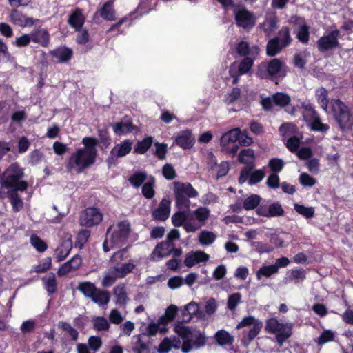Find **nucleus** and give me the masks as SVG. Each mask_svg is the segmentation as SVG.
Here are the masks:
<instances>
[{
  "label": "nucleus",
  "instance_id": "obj_52",
  "mask_svg": "<svg viewBox=\"0 0 353 353\" xmlns=\"http://www.w3.org/2000/svg\"><path fill=\"white\" fill-rule=\"evenodd\" d=\"M174 331L183 339L192 336V332L190 327L183 325L181 323H178L174 327Z\"/></svg>",
  "mask_w": 353,
  "mask_h": 353
},
{
  "label": "nucleus",
  "instance_id": "obj_19",
  "mask_svg": "<svg viewBox=\"0 0 353 353\" xmlns=\"http://www.w3.org/2000/svg\"><path fill=\"white\" fill-rule=\"evenodd\" d=\"M72 248V241L71 239H67L61 241L54 250V257L57 262H61L65 260L70 254Z\"/></svg>",
  "mask_w": 353,
  "mask_h": 353
},
{
  "label": "nucleus",
  "instance_id": "obj_53",
  "mask_svg": "<svg viewBox=\"0 0 353 353\" xmlns=\"http://www.w3.org/2000/svg\"><path fill=\"white\" fill-rule=\"evenodd\" d=\"M310 123L311 130L314 132H325L330 128L327 124H325L321 122L319 116L316 117L314 119L310 122Z\"/></svg>",
  "mask_w": 353,
  "mask_h": 353
},
{
  "label": "nucleus",
  "instance_id": "obj_31",
  "mask_svg": "<svg viewBox=\"0 0 353 353\" xmlns=\"http://www.w3.org/2000/svg\"><path fill=\"white\" fill-rule=\"evenodd\" d=\"M171 245L167 241L159 243L152 252L154 256H157L158 259L165 258L171 254L169 250Z\"/></svg>",
  "mask_w": 353,
  "mask_h": 353
},
{
  "label": "nucleus",
  "instance_id": "obj_12",
  "mask_svg": "<svg viewBox=\"0 0 353 353\" xmlns=\"http://www.w3.org/2000/svg\"><path fill=\"white\" fill-rule=\"evenodd\" d=\"M234 15L238 27L251 29L255 26L256 19L253 13L244 7L235 10Z\"/></svg>",
  "mask_w": 353,
  "mask_h": 353
},
{
  "label": "nucleus",
  "instance_id": "obj_62",
  "mask_svg": "<svg viewBox=\"0 0 353 353\" xmlns=\"http://www.w3.org/2000/svg\"><path fill=\"white\" fill-rule=\"evenodd\" d=\"M97 134L103 147L107 148L110 144V138L108 129H98Z\"/></svg>",
  "mask_w": 353,
  "mask_h": 353
},
{
  "label": "nucleus",
  "instance_id": "obj_50",
  "mask_svg": "<svg viewBox=\"0 0 353 353\" xmlns=\"http://www.w3.org/2000/svg\"><path fill=\"white\" fill-rule=\"evenodd\" d=\"M30 243L39 252H43L48 248L47 243L37 234H32Z\"/></svg>",
  "mask_w": 353,
  "mask_h": 353
},
{
  "label": "nucleus",
  "instance_id": "obj_23",
  "mask_svg": "<svg viewBox=\"0 0 353 353\" xmlns=\"http://www.w3.org/2000/svg\"><path fill=\"white\" fill-rule=\"evenodd\" d=\"M85 21V17L82 10L77 8L69 15L68 23L76 31H79L83 26Z\"/></svg>",
  "mask_w": 353,
  "mask_h": 353
},
{
  "label": "nucleus",
  "instance_id": "obj_16",
  "mask_svg": "<svg viewBox=\"0 0 353 353\" xmlns=\"http://www.w3.org/2000/svg\"><path fill=\"white\" fill-rule=\"evenodd\" d=\"M99 15L102 19L105 21H114L116 19V11L114 8V1L108 0L105 2L103 6L97 10L93 16V19H96Z\"/></svg>",
  "mask_w": 353,
  "mask_h": 353
},
{
  "label": "nucleus",
  "instance_id": "obj_48",
  "mask_svg": "<svg viewBox=\"0 0 353 353\" xmlns=\"http://www.w3.org/2000/svg\"><path fill=\"white\" fill-rule=\"evenodd\" d=\"M134 268L135 265L132 263H123L120 267H114V272H116L118 278H124L132 272Z\"/></svg>",
  "mask_w": 353,
  "mask_h": 353
},
{
  "label": "nucleus",
  "instance_id": "obj_20",
  "mask_svg": "<svg viewBox=\"0 0 353 353\" xmlns=\"http://www.w3.org/2000/svg\"><path fill=\"white\" fill-rule=\"evenodd\" d=\"M208 259L209 255L205 252L203 251H196L191 253H188L185 255L184 264L188 268H192L197 263L206 262L208 261Z\"/></svg>",
  "mask_w": 353,
  "mask_h": 353
},
{
  "label": "nucleus",
  "instance_id": "obj_56",
  "mask_svg": "<svg viewBox=\"0 0 353 353\" xmlns=\"http://www.w3.org/2000/svg\"><path fill=\"white\" fill-rule=\"evenodd\" d=\"M52 266V259L50 257H46L43 259L42 263L35 265L32 268V271L36 273H43L50 270Z\"/></svg>",
  "mask_w": 353,
  "mask_h": 353
},
{
  "label": "nucleus",
  "instance_id": "obj_14",
  "mask_svg": "<svg viewBox=\"0 0 353 353\" xmlns=\"http://www.w3.org/2000/svg\"><path fill=\"white\" fill-rule=\"evenodd\" d=\"M174 143L183 150L190 149L195 143V137L191 130H182L175 137Z\"/></svg>",
  "mask_w": 353,
  "mask_h": 353
},
{
  "label": "nucleus",
  "instance_id": "obj_4",
  "mask_svg": "<svg viewBox=\"0 0 353 353\" xmlns=\"http://www.w3.org/2000/svg\"><path fill=\"white\" fill-rule=\"evenodd\" d=\"M174 196L175 205L179 210H190V198H196L198 191L194 189L190 183L174 182Z\"/></svg>",
  "mask_w": 353,
  "mask_h": 353
},
{
  "label": "nucleus",
  "instance_id": "obj_33",
  "mask_svg": "<svg viewBox=\"0 0 353 353\" xmlns=\"http://www.w3.org/2000/svg\"><path fill=\"white\" fill-rule=\"evenodd\" d=\"M77 290H79L85 296L92 299L94 293L97 292V288L92 282L84 281L79 283Z\"/></svg>",
  "mask_w": 353,
  "mask_h": 353
},
{
  "label": "nucleus",
  "instance_id": "obj_51",
  "mask_svg": "<svg viewBox=\"0 0 353 353\" xmlns=\"http://www.w3.org/2000/svg\"><path fill=\"white\" fill-rule=\"evenodd\" d=\"M268 217H279L284 214L285 211L279 202H274L268 206Z\"/></svg>",
  "mask_w": 353,
  "mask_h": 353
},
{
  "label": "nucleus",
  "instance_id": "obj_58",
  "mask_svg": "<svg viewBox=\"0 0 353 353\" xmlns=\"http://www.w3.org/2000/svg\"><path fill=\"white\" fill-rule=\"evenodd\" d=\"M334 334L330 330H323L318 338L317 343L322 345L326 343L334 341Z\"/></svg>",
  "mask_w": 353,
  "mask_h": 353
},
{
  "label": "nucleus",
  "instance_id": "obj_34",
  "mask_svg": "<svg viewBox=\"0 0 353 353\" xmlns=\"http://www.w3.org/2000/svg\"><path fill=\"white\" fill-rule=\"evenodd\" d=\"M214 338L217 344L221 346L232 345L234 342V337L224 330H219L215 334Z\"/></svg>",
  "mask_w": 353,
  "mask_h": 353
},
{
  "label": "nucleus",
  "instance_id": "obj_57",
  "mask_svg": "<svg viewBox=\"0 0 353 353\" xmlns=\"http://www.w3.org/2000/svg\"><path fill=\"white\" fill-rule=\"evenodd\" d=\"M284 161L279 158H272L268 162V166L273 173L280 172L284 167Z\"/></svg>",
  "mask_w": 353,
  "mask_h": 353
},
{
  "label": "nucleus",
  "instance_id": "obj_42",
  "mask_svg": "<svg viewBox=\"0 0 353 353\" xmlns=\"http://www.w3.org/2000/svg\"><path fill=\"white\" fill-rule=\"evenodd\" d=\"M274 104L276 106L283 108L291 102L290 97L283 92H276L272 95Z\"/></svg>",
  "mask_w": 353,
  "mask_h": 353
},
{
  "label": "nucleus",
  "instance_id": "obj_59",
  "mask_svg": "<svg viewBox=\"0 0 353 353\" xmlns=\"http://www.w3.org/2000/svg\"><path fill=\"white\" fill-rule=\"evenodd\" d=\"M32 41L30 32L29 34H23L20 37L16 38L12 44L18 48L28 46Z\"/></svg>",
  "mask_w": 353,
  "mask_h": 353
},
{
  "label": "nucleus",
  "instance_id": "obj_8",
  "mask_svg": "<svg viewBox=\"0 0 353 353\" xmlns=\"http://www.w3.org/2000/svg\"><path fill=\"white\" fill-rule=\"evenodd\" d=\"M132 142L130 139H125L113 147L109 157L105 160L108 167L110 168L112 165H116L118 158L128 154L132 150Z\"/></svg>",
  "mask_w": 353,
  "mask_h": 353
},
{
  "label": "nucleus",
  "instance_id": "obj_54",
  "mask_svg": "<svg viewBox=\"0 0 353 353\" xmlns=\"http://www.w3.org/2000/svg\"><path fill=\"white\" fill-rule=\"evenodd\" d=\"M155 150L154 154L159 159L163 160L166 157L168 152V145L165 143H154Z\"/></svg>",
  "mask_w": 353,
  "mask_h": 353
},
{
  "label": "nucleus",
  "instance_id": "obj_37",
  "mask_svg": "<svg viewBox=\"0 0 353 353\" xmlns=\"http://www.w3.org/2000/svg\"><path fill=\"white\" fill-rule=\"evenodd\" d=\"M257 57H245L239 63V74H245L250 72Z\"/></svg>",
  "mask_w": 353,
  "mask_h": 353
},
{
  "label": "nucleus",
  "instance_id": "obj_13",
  "mask_svg": "<svg viewBox=\"0 0 353 353\" xmlns=\"http://www.w3.org/2000/svg\"><path fill=\"white\" fill-rule=\"evenodd\" d=\"M10 21L14 25L19 27H31L35 23V20L21 10L17 8H12L9 14Z\"/></svg>",
  "mask_w": 353,
  "mask_h": 353
},
{
  "label": "nucleus",
  "instance_id": "obj_44",
  "mask_svg": "<svg viewBox=\"0 0 353 353\" xmlns=\"http://www.w3.org/2000/svg\"><path fill=\"white\" fill-rule=\"evenodd\" d=\"M277 272H278V271L276 270V267L272 264V265H263L256 272V275L257 279L260 280V279H261L262 276L269 278L272 275L275 274Z\"/></svg>",
  "mask_w": 353,
  "mask_h": 353
},
{
  "label": "nucleus",
  "instance_id": "obj_29",
  "mask_svg": "<svg viewBox=\"0 0 353 353\" xmlns=\"http://www.w3.org/2000/svg\"><path fill=\"white\" fill-rule=\"evenodd\" d=\"M46 290L50 294H54L57 290V282L55 274L50 272L48 276L42 278Z\"/></svg>",
  "mask_w": 353,
  "mask_h": 353
},
{
  "label": "nucleus",
  "instance_id": "obj_30",
  "mask_svg": "<svg viewBox=\"0 0 353 353\" xmlns=\"http://www.w3.org/2000/svg\"><path fill=\"white\" fill-rule=\"evenodd\" d=\"M255 159L254 151L251 148L242 150L238 157V161L247 165H254Z\"/></svg>",
  "mask_w": 353,
  "mask_h": 353
},
{
  "label": "nucleus",
  "instance_id": "obj_15",
  "mask_svg": "<svg viewBox=\"0 0 353 353\" xmlns=\"http://www.w3.org/2000/svg\"><path fill=\"white\" fill-rule=\"evenodd\" d=\"M171 201L166 198H163L157 208L152 212V217L154 221H165L170 214Z\"/></svg>",
  "mask_w": 353,
  "mask_h": 353
},
{
  "label": "nucleus",
  "instance_id": "obj_3",
  "mask_svg": "<svg viewBox=\"0 0 353 353\" xmlns=\"http://www.w3.org/2000/svg\"><path fill=\"white\" fill-rule=\"evenodd\" d=\"M330 108L333 117L342 131L352 130L353 127V114L350 108L341 99H332Z\"/></svg>",
  "mask_w": 353,
  "mask_h": 353
},
{
  "label": "nucleus",
  "instance_id": "obj_36",
  "mask_svg": "<svg viewBox=\"0 0 353 353\" xmlns=\"http://www.w3.org/2000/svg\"><path fill=\"white\" fill-rule=\"evenodd\" d=\"M283 48L279 42V38L274 37L267 43L266 53L269 57H274L280 52Z\"/></svg>",
  "mask_w": 353,
  "mask_h": 353
},
{
  "label": "nucleus",
  "instance_id": "obj_25",
  "mask_svg": "<svg viewBox=\"0 0 353 353\" xmlns=\"http://www.w3.org/2000/svg\"><path fill=\"white\" fill-rule=\"evenodd\" d=\"M240 134L239 128L232 129L225 132L220 139V145L223 150H226V147L230 143H235Z\"/></svg>",
  "mask_w": 353,
  "mask_h": 353
},
{
  "label": "nucleus",
  "instance_id": "obj_17",
  "mask_svg": "<svg viewBox=\"0 0 353 353\" xmlns=\"http://www.w3.org/2000/svg\"><path fill=\"white\" fill-rule=\"evenodd\" d=\"M82 257L79 254H75L69 261L64 263L57 270L59 276L67 275L71 271H76L82 265Z\"/></svg>",
  "mask_w": 353,
  "mask_h": 353
},
{
  "label": "nucleus",
  "instance_id": "obj_40",
  "mask_svg": "<svg viewBox=\"0 0 353 353\" xmlns=\"http://www.w3.org/2000/svg\"><path fill=\"white\" fill-rule=\"evenodd\" d=\"M281 47H287L292 43V38L290 37V28L288 26H283L278 32V37Z\"/></svg>",
  "mask_w": 353,
  "mask_h": 353
},
{
  "label": "nucleus",
  "instance_id": "obj_10",
  "mask_svg": "<svg viewBox=\"0 0 353 353\" xmlns=\"http://www.w3.org/2000/svg\"><path fill=\"white\" fill-rule=\"evenodd\" d=\"M131 231L128 221H119L111 234L110 241L114 245H123L129 237Z\"/></svg>",
  "mask_w": 353,
  "mask_h": 353
},
{
  "label": "nucleus",
  "instance_id": "obj_26",
  "mask_svg": "<svg viewBox=\"0 0 353 353\" xmlns=\"http://www.w3.org/2000/svg\"><path fill=\"white\" fill-rule=\"evenodd\" d=\"M19 190H8L6 194L10 199V203L12 206V210L15 212L21 211L23 208V202L22 199L18 194Z\"/></svg>",
  "mask_w": 353,
  "mask_h": 353
},
{
  "label": "nucleus",
  "instance_id": "obj_60",
  "mask_svg": "<svg viewBox=\"0 0 353 353\" xmlns=\"http://www.w3.org/2000/svg\"><path fill=\"white\" fill-rule=\"evenodd\" d=\"M44 159L43 154L38 149L32 151L29 154V163L31 165H36Z\"/></svg>",
  "mask_w": 353,
  "mask_h": 353
},
{
  "label": "nucleus",
  "instance_id": "obj_7",
  "mask_svg": "<svg viewBox=\"0 0 353 353\" xmlns=\"http://www.w3.org/2000/svg\"><path fill=\"white\" fill-rule=\"evenodd\" d=\"M282 66V61L277 58L262 61L257 66L256 76L261 79H270L281 70Z\"/></svg>",
  "mask_w": 353,
  "mask_h": 353
},
{
  "label": "nucleus",
  "instance_id": "obj_55",
  "mask_svg": "<svg viewBox=\"0 0 353 353\" xmlns=\"http://www.w3.org/2000/svg\"><path fill=\"white\" fill-rule=\"evenodd\" d=\"M215 234L210 231H202L199 236V241L202 245H210L215 241Z\"/></svg>",
  "mask_w": 353,
  "mask_h": 353
},
{
  "label": "nucleus",
  "instance_id": "obj_46",
  "mask_svg": "<svg viewBox=\"0 0 353 353\" xmlns=\"http://www.w3.org/2000/svg\"><path fill=\"white\" fill-rule=\"evenodd\" d=\"M58 327L63 331L65 332L71 338L72 341H76L79 337L78 331L74 328L71 325L65 321H59L58 323Z\"/></svg>",
  "mask_w": 353,
  "mask_h": 353
},
{
  "label": "nucleus",
  "instance_id": "obj_28",
  "mask_svg": "<svg viewBox=\"0 0 353 353\" xmlns=\"http://www.w3.org/2000/svg\"><path fill=\"white\" fill-rule=\"evenodd\" d=\"M153 143V137L151 136L145 137L143 140L139 141L134 148V153L144 154L151 148Z\"/></svg>",
  "mask_w": 353,
  "mask_h": 353
},
{
  "label": "nucleus",
  "instance_id": "obj_1",
  "mask_svg": "<svg viewBox=\"0 0 353 353\" xmlns=\"http://www.w3.org/2000/svg\"><path fill=\"white\" fill-rule=\"evenodd\" d=\"M81 143L84 147L73 152L65 163L68 172L74 170L77 173H81L96 162L99 140L93 137H85Z\"/></svg>",
  "mask_w": 353,
  "mask_h": 353
},
{
  "label": "nucleus",
  "instance_id": "obj_18",
  "mask_svg": "<svg viewBox=\"0 0 353 353\" xmlns=\"http://www.w3.org/2000/svg\"><path fill=\"white\" fill-rule=\"evenodd\" d=\"M32 41L43 48H47L50 41V35L45 28H37L30 32Z\"/></svg>",
  "mask_w": 353,
  "mask_h": 353
},
{
  "label": "nucleus",
  "instance_id": "obj_35",
  "mask_svg": "<svg viewBox=\"0 0 353 353\" xmlns=\"http://www.w3.org/2000/svg\"><path fill=\"white\" fill-rule=\"evenodd\" d=\"M155 178L150 176L148 181L145 183L142 186L141 192L143 196L147 199H152L155 195Z\"/></svg>",
  "mask_w": 353,
  "mask_h": 353
},
{
  "label": "nucleus",
  "instance_id": "obj_27",
  "mask_svg": "<svg viewBox=\"0 0 353 353\" xmlns=\"http://www.w3.org/2000/svg\"><path fill=\"white\" fill-rule=\"evenodd\" d=\"M210 210H208L205 207H199L195 210H194L190 215H192V217L194 216V221H197L198 224L201 225V227L205 223L206 221L210 217Z\"/></svg>",
  "mask_w": 353,
  "mask_h": 353
},
{
  "label": "nucleus",
  "instance_id": "obj_45",
  "mask_svg": "<svg viewBox=\"0 0 353 353\" xmlns=\"http://www.w3.org/2000/svg\"><path fill=\"white\" fill-rule=\"evenodd\" d=\"M113 129L115 134L121 135L132 132L134 127L132 122H118L115 123Z\"/></svg>",
  "mask_w": 353,
  "mask_h": 353
},
{
  "label": "nucleus",
  "instance_id": "obj_64",
  "mask_svg": "<svg viewBox=\"0 0 353 353\" xmlns=\"http://www.w3.org/2000/svg\"><path fill=\"white\" fill-rule=\"evenodd\" d=\"M265 176V172L263 170H256L251 172V175L248 183L250 185H254L261 182Z\"/></svg>",
  "mask_w": 353,
  "mask_h": 353
},
{
  "label": "nucleus",
  "instance_id": "obj_24",
  "mask_svg": "<svg viewBox=\"0 0 353 353\" xmlns=\"http://www.w3.org/2000/svg\"><path fill=\"white\" fill-rule=\"evenodd\" d=\"M292 19H294V23H296L298 21H302L305 22V19L296 15L293 16ZM296 38L298 40L303 44H307L310 39V27L304 23L301 25L297 31Z\"/></svg>",
  "mask_w": 353,
  "mask_h": 353
},
{
  "label": "nucleus",
  "instance_id": "obj_11",
  "mask_svg": "<svg viewBox=\"0 0 353 353\" xmlns=\"http://www.w3.org/2000/svg\"><path fill=\"white\" fill-rule=\"evenodd\" d=\"M102 220V213L99 208L95 207L85 208L80 218L81 224L86 228H91L99 225Z\"/></svg>",
  "mask_w": 353,
  "mask_h": 353
},
{
  "label": "nucleus",
  "instance_id": "obj_41",
  "mask_svg": "<svg viewBox=\"0 0 353 353\" xmlns=\"http://www.w3.org/2000/svg\"><path fill=\"white\" fill-rule=\"evenodd\" d=\"M316 99L321 107L325 110H327L329 104L328 91L325 88H321L316 92Z\"/></svg>",
  "mask_w": 353,
  "mask_h": 353
},
{
  "label": "nucleus",
  "instance_id": "obj_49",
  "mask_svg": "<svg viewBox=\"0 0 353 353\" xmlns=\"http://www.w3.org/2000/svg\"><path fill=\"white\" fill-rule=\"evenodd\" d=\"M302 108L303 109V117L307 123H310L311 121L314 119L316 117L319 116L318 112L310 103L303 104Z\"/></svg>",
  "mask_w": 353,
  "mask_h": 353
},
{
  "label": "nucleus",
  "instance_id": "obj_21",
  "mask_svg": "<svg viewBox=\"0 0 353 353\" xmlns=\"http://www.w3.org/2000/svg\"><path fill=\"white\" fill-rule=\"evenodd\" d=\"M236 51L241 57H257L260 48L257 46L250 47L247 41H241L237 43Z\"/></svg>",
  "mask_w": 353,
  "mask_h": 353
},
{
  "label": "nucleus",
  "instance_id": "obj_61",
  "mask_svg": "<svg viewBox=\"0 0 353 353\" xmlns=\"http://www.w3.org/2000/svg\"><path fill=\"white\" fill-rule=\"evenodd\" d=\"M94 328L97 331H105L110 327V325L104 317H96L93 320Z\"/></svg>",
  "mask_w": 353,
  "mask_h": 353
},
{
  "label": "nucleus",
  "instance_id": "obj_63",
  "mask_svg": "<svg viewBox=\"0 0 353 353\" xmlns=\"http://www.w3.org/2000/svg\"><path fill=\"white\" fill-rule=\"evenodd\" d=\"M162 174L165 179L169 181L174 179L176 176V170L170 163H166L163 166Z\"/></svg>",
  "mask_w": 353,
  "mask_h": 353
},
{
  "label": "nucleus",
  "instance_id": "obj_32",
  "mask_svg": "<svg viewBox=\"0 0 353 353\" xmlns=\"http://www.w3.org/2000/svg\"><path fill=\"white\" fill-rule=\"evenodd\" d=\"M113 294L116 296V303L121 305H125L128 300V295L125 285L120 284L114 287Z\"/></svg>",
  "mask_w": 353,
  "mask_h": 353
},
{
  "label": "nucleus",
  "instance_id": "obj_2",
  "mask_svg": "<svg viewBox=\"0 0 353 353\" xmlns=\"http://www.w3.org/2000/svg\"><path fill=\"white\" fill-rule=\"evenodd\" d=\"M24 169L18 162L11 163L3 172L0 181L1 187L8 190L24 192L28 189V183L23 180Z\"/></svg>",
  "mask_w": 353,
  "mask_h": 353
},
{
  "label": "nucleus",
  "instance_id": "obj_43",
  "mask_svg": "<svg viewBox=\"0 0 353 353\" xmlns=\"http://www.w3.org/2000/svg\"><path fill=\"white\" fill-rule=\"evenodd\" d=\"M146 179V172H136L129 177L128 181L132 186L139 188L143 184Z\"/></svg>",
  "mask_w": 353,
  "mask_h": 353
},
{
  "label": "nucleus",
  "instance_id": "obj_22",
  "mask_svg": "<svg viewBox=\"0 0 353 353\" xmlns=\"http://www.w3.org/2000/svg\"><path fill=\"white\" fill-rule=\"evenodd\" d=\"M50 54L58 59L59 63H66L72 59L73 51L71 48L63 46L50 51Z\"/></svg>",
  "mask_w": 353,
  "mask_h": 353
},
{
  "label": "nucleus",
  "instance_id": "obj_47",
  "mask_svg": "<svg viewBox=\"0 0 353 353\" xmlns=\"http://www.w3.org/2000/svg\"><path fill=\"white\" fill-rule=\"evenodd\" d=\"M294 210L306 219L314 217L315 210L314 207H307L303 205L295 203L294 205Z\"/></svg>",
  "mask_w": 353,
  "mask_h": 353
},
{
  "label": "nucleus",
  "instance_id": "obj_9",
  "mask_svg": "<svg viewBox=\"0 0 353 353\" xmlns=\"http://www.w3.org/2000/svg\"><path fill=\"white\" fill-rule=\"evenodd\" d=\"M340 32L338 29L330 31L327 35L320 37L316 41L318 50L321 53H325L332 49L339 48V37Z\"/></svg>",
  "mask_w": 353,
  "mask_h": 353
},
{
  "label": "nucleus",
  "instance_id": "obj_39",
  "mask_svg": "<svg viewBox=\"0 0 353 353\" xmlns=\"http://www.w3.org/2000/svg\"><path fill=\"white\" fill-rule=\"evenodd\" d=\"M261 201V197L258 194H251L244 199L243 208L245 210H252L256 208Z\"/></svg>",
  "mask_w": 353,
  "mask_h": 353
},
{
  "label": "nucleus",
  "instance_id": "obj_5",
  "mask_svg": "<svg viewBox=\"0 0 353 353\" xmlns=\"http://www.w3.org/2000/svg\"><path fill=\"white\" fill-rule=\"evenodd\" d=\"M265 330L267 332L276 335V342L282 345L292 334V327L279 323L276 318H270L266 321Z\"/></svg>",
  "mask_w": 353,
  "mask_h": 353
},
{
  "label": "nucleus",
  "instance_id": "obj_6",
  "mask_svg": "<svg viewBox=\"0 0 353 353\" xmlns=\"http://www.w3.org/2000/svg\"><path fill=\"white\" fill-rule=\"evenodd\" d=\"M186 210H179L172 216V223L175 227L183 226L186 232H194L201 228V225L194 222V217Z\"/></svg>",
  "mask_w": 353,
  "mask_h": 353
},
{
  "label": "nucleus",
  "instance_id": "obj_38",
  "mask_svg": "<svg viewBox=\"0 0 353 353\" xmlns=\"http://www.w3.org/2000/svg\"><path fill=\"white\" fill-rule=\"evenodd\" d=\"M91 299L93 302L100 305H107L110 299V293L108 291L97 288V292Z\"/></svg>",
  "mask_w": 353,
  "mask_h": 353
}]
</instances>
